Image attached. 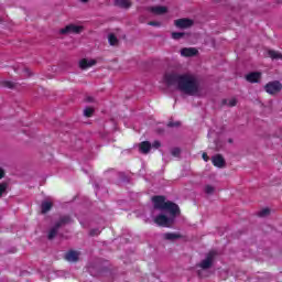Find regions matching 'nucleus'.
<instances>
[{"mask_svg": "<svg viewBox=\"0 0 282 282\" xmlns=\"http://www.w3.org/2000/svg\"><path fill=\"white\" fill-rule=\"evenodd\" d=\"M85 30L84 26L76 24H68L64 29L59 30V34H80Z\"/></svg>", "mask_w": 282, "mask_h": 282, "instance_id": "obj_7", "label": "nucleus"}, {"mask_svg": "<svg viewBox=\"0 0 282 282\" xmlns=\"http://www.w3.org/2000/svg\"><path fill=\"white\" fill-rule=\"evenodd\" d=\"M229 144H232V139H228Z\"/></svg>", "mask_w": 282, "mask_h": 282, "instance_id": "obj_47", "label": "nucleus"}, {"mask_svg": "<svg viewBox=\"0 0 282 282\" xmlns=\"http://www.w3.org/2000/svg\"><path fill=\"white\" fill-rule=\"evenodd\" d=\"M167 127H171V128H173V127H180V122L170 121V122L167 123Z\"/></svg>", "mask_w": 282, "mask_h": 282, "instance_id": "obj_36", "label": "nucleus"}, {"mask_svg": "<svg viewBox=\"0 0 282 282\" xmlns=\"http://www.w3.org/2000/svg\"><path fill=\"white\" fill-rule=\"evenodd\" d=\"M263 89L270 96H276V94L282 91V84L279 80L269 82L264 85Z\"/></svg>", "mask_w": 282, "mask_h": 282, "instance_id": "obj_5", "label": "nucleus"}, {"mask_svg": "<svg viewBox=\"0 0 282 282\" xmlns=\"http://www.w3.org/2000/svg\"><path fill=\"white\" fill-rule=\"evenodd\" d=\"M174 25H176L180 30H186L188 28H193V25H195V21L188 18H182L175 20Z\"/></svg>", "mask_w": 282, "mask_h": 282, "instance_id": "obj_8", "label": "nucleus"}, {"mask_svg": "<svg viewBox=\"0 0 282 282\" xmlns=\"http://www.w3.org/2000/svg\"><path fill=\"white\" fill-rule=\"evenodd\" d=\"M9 186H10V184L8 182L0 183V199H1V197L8 195Z\"/></svg>", "mask_w": 282, "mask_h": 282, "instance_id": "obj_21", "label": "nucleus"}, {"mask_svg": "<svg viewBox=\"0 0 282 282\" xmlns=\"http://www.w3.org/2000/svg\"><path fill=\"white\" fill-rule=\"evenodd\" d=\"M191 33L186 32H172V39L174 41H180L181 39H189Z\"/></svg>", "mask_w": 282, "mask_h": 282, "instance_id": "obj_19", "label": "nucleus"}, {"mask_svg": "<svg viewBox=\"0 0 282 282\" xmlns=\"http://www.w3.org/2000/svg\"><path fill=\"white\" fill-rule=\"evenodd\" d=\"M84 116L86 118H91V116H94V108H89V107L85 108L84 109Z\"/></svg>", "mask_w": 282, "mask_h": 282, "instance_id": "obj_26", "label": "nucleus"}, {"mask_svg": "<svg viewBox=\"0 0 282 282\" xmlns=\"http://www.w3.org/2000/svg\"><path fill=\"white\" fill-rule=\"evenodd\" d=\"M150 12H152V14H158L159 17H162V14H166V12H169V8L162 6L152 7L150 8Z\"/></svg>", "mask_w": 282, "mask_h": 282, "instance_id": "obj_16", "label": "nucleus"}, {"mask_svg": "<svg viewBox=\"0 0 282 282\" xmlns=\"http://www.w3.org/2000/svg\"><path fill=\"white\" fill-rule=\"evenodd\" d=\"M228 107H237V99L229 100Z\"/></svg>", "mask_w": 282, "mask_h": 282, "instance_id": "obj_33", "label": "nucleus"}, {"mask_svg": "<svg viewBox=\"0 0 282 282\" xmlns=\"http://www.w3.org/2000/svg\"><path fill=\"white\" fill-rule=\"evenodd\" d=\"M96 59L88 61L87 58H84L79 61V67L80 69H89V67H94L96 65Z\"/></svg>", "mask_w": 282, "mask_h": 282, "instance_id": "obj_17", "label": "nucleus"}, {"mask_svg": "<svg viewBox=\"0 0 282 282\" xmlns=\"http://www.w3.org/2000/svg\"><path fill=\"white\" fill-rule=\"evenodd\" d=\"M164 83L166 87H175L185 96H199V82L193 75L166 73Z\"/></svg>", "mask_w": 282, "mask_h": 282, "instance_id": "obj_1", "label": "nucleus"}, {"mask_svg": "<svg viewBox=\"0 0 282 282\" xmlns=\"http://www.w3.org/2000/svg\"><path fill=\"white\" fill-rule=\"evenodd\" d=\"M69 224H74V219L72 218V216L69 215L61 216L48 231V235H47L48 241H53V239H56V236L58 235V230H61V228Z\"/></svg>", "mask_w": 282, "mask_h": 282, "instance_id": "obj_4", "label": "nucleus"}, {"mask_svg": "<svg viewBox=\"0 0 282 282\" xmlns=\"http://www.w3.org/2000/svg\"><path fill=\"white\" fill-rule=\"evenodd\" d=\"M151 142L149 141H143L139 143V152L142 153L143 155H149L151 153Z\"/></svg>", "mask_w": 282, "mask_h": 282, "instance_id": "obj_13", "label": "nucleus"}, {"mask_svg": "<svg viewBox=\"0 0 282 282\" xmlns=\"http://www.w3.org/2000/svg\"><path fill=\"white\" fill-rule=\"evenodd\" d=\"M275 3L278 4L282 3V0H276Z\"/></svg>", "mask_w": 282, "mask_h": 282, "instance_id": "obj_45", "label": "nucleus"}, {"mask_svg": "<svg viewBox=\"0 0 282 282\" xmlns=\"http://www.w3.org/2000/svg\"><path fill=\"white\" fill-rule=\"evenodd\" d=\"M180 215H182L180 205L167 200L165 208L154 218V224L161 226V228H173V224H175V219H177Z\"/></svg>", "mask_w": 282, "mask_h": 282, "instance_id": "obj_2", "label": "nucleus"}, {"mask_svg": "<svg viewBox=\"0 0 282 282\" xmlns=\"http://www.w3.org/2000/svg\"><path fill=\"white\" fill-rule=\"evenodd\" d=\"M219 257V251L213 249L209 252L205 254V259H203L198 264H196V268H200V270L197 271V275L199 279H206V274H204V271L210 270L213 265H215V259Z\"/></svg>", "mask_w": 282, "mask_h": 282, "instance_id": "obj_3", "label": "nucleus"}, {"mask_svg": "<svg viewBox=\"0 0 282 282\" xmlns=\"http://www.w3.org/2000/svg\"><path fill=\"white\" fill-rule=\"evenodd\" d=\"M205 193H206V195H214L215 194V187H213V185H206L205 186Z\"/></svg>", "mask_w": 282, "mask_h": 282, "instance_id": "obj_27", "label": "nucleus"}, {"mask_svg": "<svg viewBox=\"0 0 282 282\" xmlns=\"http://www.w3.org/2000/svg\"><path fill=\"white\" fill-rule=\"evenodd\" d=\"M82 3H87L89 0H80Z\"/></svg>", "mask_w": 282, "mask_h": 282, "instance_id": "obj_44", "label": "nucleus"}, {"mask_svg": "<svg viewBox=\"0 0 282 282\" xmlns=\"http://www.w3.org/2000/svg\"><path fill=\"white\" fill-rule=\"evenodd\" d=\"M148 25H152V28H160V25H162V23L158 22V21H151L148 23Z\"/></svg>", "mask_w": 282, "mask_h": 282, "instance_id": "obj_31", "label": "nucleus"}, {"mask_svg": "<svg viewBox=\"0 0 282 282\" xmlns=\"http://www.w3.org/2000/svg\"><path fill=\"white\" fill-rule=\"evenodd\" d=\"M108 43H109V45L116 46V45H119L120 40H118L116 34L110 33V34H108Z\"/></svg>", "mask_w": 282, "mask_h": 282, "instance_id": "obj_22", "label": "nucleus"}, {"mask_svg": "<svg viewBox=\"0 0 282 282\" xmlns=\"http://www.w3.org/2000/svg\"><path fill=\"white\" fill-rule=\"evenodd\" d=\"M152 147H153V149H160V147H162V143L156 140V141H154V142L152 143Z\"/></svg>", "mask_w": 282, "mask_h": 282, "instance_id": "obj_32", "label": "nucleus"}, {"mask_svg": "<svg viewBox=\"0 0 282 282\" xmlns=\"http://www.w3.org/2000/svg\"><path fill=\"white\" fill-rule=\"evenodd\" d=\"M0 87H4L7 89H15L17 83L2 79V80H0Z\"/></svg>", "mask_w": 282, "mask_h": 282, "instance_id": "obj_20", "label": "nucleus"}, {"mask_svg": "<svg viewBox=\"0 0 282 282\" xmlns=\"http://www.w3.org/2000/svg\"><path fill=\"white\" fill-rule=\"evenodd\" d=\"M212 164L216 166V169H226V159L221 154H215L212 156Z\"/></svg>", "mask_w": 282, "mask_h": 282, "instance_id": "obj_9", "label": "nucleus"}, {"mask_svg": "<svg viewBox=\"0 0 282 282\" xmlns=\"http://www.w3.org/2000/svg\"><path fill=\"white\" fill-rule=\"evenodd\" d=\"M0 23H3V19L0 17Z\"/></svg>", "mask_w": 282, "mask_h": 282, "instance_id": "obj_48", "label": "nucleus"}, {"mask_svg": "<svg viewBox=\"0 0 282 282\" xmlns=\"http://www.w3.org/2000/svg\"><path fill=\"white\" fill-rule=\"evenodd\" d=\"M214 144H215V151H219L220 149H224V141L219 140V139H216L214 141Z\"/></svg>", "mask_w": 282, "mask_h": 282, "instance_id": "obj_24", "label": "nucleus"}, {"mask_svg": "<svg viewBox=\"0 0 282 282\" xmlns=\"http://www.w3.org/2000/svg\"><path fill=\"white\" fill-rule=\"evenodd\" d=\"M270 215V208H264L259 213V217H268Z\"/></svg>", "mask_w": 282, "mask_h": 282, "instance_id": "obj_29", "label": "nucleus"}, {"mask_svg": "<svg viewBox=\"0 0 282 282\" xmlns=\"http://www.w3.org/2000/svg\"><path fill=\"white\" fill-rule=\"evenodd\" d=\"M120 177L121 182H123L124 184H129V176H127L124 173H121Z\"/></svg>", "mask_w": 282, "mask_h": 282, "instance_id": "obj_30", "label": "nucleus"}, {"mask_svg": "<svg viewBox=\"0 0 282 282\" xmlns=\"http://www.w3.org/2000/svg\"><path fill=\"white\" fill-rule=\"evenodd\" d=\"M113 6L116 8H121L123 10H129V8H131V1H129V0H115Z\"/></svg>", "mask_w": 282, "mask_h": 282, "instance_id": "obj_15", "label": "nucleus"}, {"mask_svg": "<svg viewBox=\"0 0 282 282\" xmlns=\"http://www.w3.org/2000/svg\"><path fill=\"white\" fill-rule=\"evenodd\" d=\"M156 133L159 135H162L164 133V129H162V128L156 129Z\"/></svg>", "mask_w": 282, "mask_h": 282, "instance_id": "obj_39", "label": "nucleus"}, {"mask_svg": "<svg viewBox=\"0 0 282 282\" xmlns=\"http://www.w3.org/2000/svg\"><path fill=\"white\" fill-rule=\"evenodd\" d=\"M13 69H14V72H19V68H18V67H14V66H13Z\"/></svg>", "mask_w": 282, "mask_h": 282, "instance_id": "obj_46", "label": "nucleus"}, {"mask_svg": "<svg viewBox=\"0 0 282 282\" xmlns=\"http://www.w3.org/2000/svg\"><path fill=\"white\" fill-rule=\"evenodd\" d=\"M213 133V130H209L207 138H210V134Z\"/></svg>", "mask_w": 282, "mask_h": 282, "instance_id": "obj_42", "label": "nucleus"}, {"mask_svg": "<svg viewBox=\"0 0 282 282\" xmlns=\"http://www.w3.org/2000/svg\"><path fill=\"white\" fill-rule=\"evenodd\" d=\"M86 100H87L88 102H94V97H87Z\"/></svg>", "mask_w": 282, "mask_h": 282, "instance_id": "obj_40", "label": "nucleus"}, {"mask_svg": "<svg viewBox=\"0 0 282 282\" xmlns=\"http://www.w3.org/2000/svg\"><path fill=\"white\" fill-rule=\"evenodd\" d=\"M14 252H17V248L15 247H11L7 250L8 254H14Z\"/></svg>", "mask_w": 282, "mask_h": 282, "instance_id": "obj_34", "label": "nucleus"}, {"mask_svg": "<svg viewBox=\"0 0 282 282\" xmlns=\"http://www.w3.org/2000/svg\"><path fill=\"white\" fill-rule=\"evenodd\" d=\"M182 234H173V232H166L163 235V239L165 241H177V239H182Z\"/></svg>", "mask_w": 282, "mask_h": 282, "instance_id": "obj_18", "label": "nucleus"}, {"mask_svg": "<svg viewBox=\"0 0 282 282\" xmlns=\"http://www.w3.org/2000/svg\"><path fill=\"white\" fill-rule=\"evenodd\" d=\"M228 104V100L227 99H224L223 100V105H227Z\"/></svg>", "mask_w": 282, "mask_h": 282, "instance_id": "obj_41", "label": "nucleus"}, {"mask_svg": "<svg viewBox=\"0 0 282 282\" xmlns=\"http://www.w3.org/2000/svg\"><path fill=\"white\" fill-rule=\"evenodd\" d=\"M261 76H262L261 72H251L247 74L245 78L247 83L254 84V83H260Z\"/></svg>", "mask_w": 282, "mask_h": 282, "instance_id": "obj_11", "label": "nucleus"}, {"mask_svg": "<svg viewBox=\"0 0 282 282\" xmlns=\"http://www.w3.org/2000/svg\"><path fill=\"white\" fill-rule=\"evenodd\" d=\"M24 73L26 74V78L34 76V74L30 72V68H24Z\"/></svg>", "mask_w": 282, "mask_h": 282, "instance_id": "obj_35", "label": "nucleus"}, {"mask_svg": "<svg viewBox=\"0 0 282 282\" xmlns=\"http://www.w3.org/2000/svg\"><path fill=\"white\" fill-rule=\"evenodd\" d=\"M100 229L99 228H94V229H90L88 235L89 237H98V235H100Z\"/></svg>", "mask_w": 282, "mask_h": 282, "instance_id": "obj_28", "label": "nucleus"}, {"mask_svg": "<svg viewBox=\"0 0 282 282\" xmlns=\"http://www.w3.org/2000/svg\"><path fill=\"white\" fill-rule=\"evenodd\" d=\"M23 274H28L26 271H22V273L20 274V276H23Z\"/></svg>", "mask_w": 282, "mask_h": 282, "instance_id": "obj_43", "label": "nucleus"}, {"mask_svg": "<svg viewBox=\"0 0 282 282\" xmlns=\"http://www.w3.org/2000/svg\"><path fill=\"white\" fill-rule=\"evenodd\" d=\"M6 177V170L3 167H0V180H3Z\"/></svg>", "mask_w": 282, "mask_h": 282, "instance_id": "obj_37", "label": "nucleus"}, {"mask_svg": "<svg viewBox=\"0 0 282 282\" xmlns=\"http://www.w3.org/2000/svg\"><path fill=\"white\" fill-rule=\"evenodd\" d=\"M203 160L205 162H208V160H209L208 154L206 152L203 153Z\"/></svg>", "mask_w": 282, "mask_h": 282, "instance_id": "obj_38", "label": "nucleus"}, {"mask_svg": "<svg viewBox=\"0 0 282 282\" xmlns=\"http://www.w3.org/2000/svg\"><path fill=\"white\" fill-rule=\"evenodd\" d=\"M151 202L153 204V210H160L162 213V210L166 207V196H162V195H155L152 196Z\"/></svg>", "mask_w": 282, "mask_h": 282, "instance_id": "obj_6", "label": "nucleus"}, {"mask_svg": "<svg viewBox=\"0 0 282 282\" xmlns=\"http://www.w3.org/2000/svg\"><path fill=\"white\" fill-rule=\"evenodd\" d=\"M171 155H173V158H180V155H182V149L180 148H173L171 150Z\"/></svg>", "mask_w": 282, "mask_h": 282, "instance_id": "obj_25", "label": "nucleus"}, {"mask_svg": "<svg viewBox=\"0 0 282 282\" xmlns=\"http://www.w3.org/2000/svg\"><path fill=\"white\" fill-rule=\"evenodd\" d=\"M268 55L270 56V58H272V61H282V54L276 51L270 50L268 51Z\"/></svg>", "mask_w": 282, "mask_h": 282, "instance_id": "obj_23", "label": "nucleus"}, {"mask_svg": "<svg viewBox=\"0 0 282 282\" xmlns=\"http://www.w3.org/2000/svg\"><path fill=\"white\" fill-rule=\"evenodd\" d=\"M52 208H54V203L48 202V200H43L41 204V213L42 215H47V213H50V210H52Z\"/></svg>", "mask_w": 282, "mask_h": 282, "instance_id": "obj_14", "label": "nucleus"}, {"mask_svg": "<svg viewBox=\"0 0 282 282\" xmlns=\"http://www.w3.org/2000/svg\"><path fill=\"white\" fill-rule=\"evenodd\" d=\"M198 54H199V51L195 47H184L181 50V56H185L186 58L197 56Z\"/></svg>", "mask_w": 282, "mask_h": 282, "instance_id": "obj_12", "label": "nucleus"}, {"mask_svg": "<svg viewBox=\"0 0 282 282\" xmlns=\"http://www.w3.org/2000/svg\"><path fill=\"white\" fill-rule=\"evenodd\" d=\"M64 259L68 261V263H78L80 260L79 253L75 250H69L65 253Z\"/></svg>", "mask_w": 282, "mask_h": 282, "instance_id": "obj_10", "label": "nucleus"}]
</instances>
